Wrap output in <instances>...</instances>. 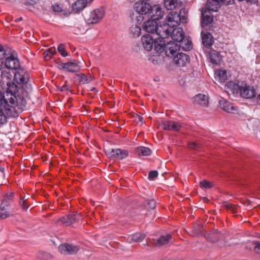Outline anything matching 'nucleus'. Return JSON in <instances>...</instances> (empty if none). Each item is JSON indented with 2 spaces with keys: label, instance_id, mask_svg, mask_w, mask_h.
I'll use <instances>...</instances> for the list:
<instances>
[{
  "label": "nucleus",
  "instance_id": "nucleus-21",
  "mask_svg": "<svg viewBox=\"0 0 260 260\" xmlns=\"http://www.w3.org/2000/svg\"><path fill=\"white\" fill-rule=\"evenodd\" d=\"M193 104L202 107L208 106L209 104L208 97L203 94L199 93L193 97Z\"/></svg>",
  "mask_w": 260,
  "mask_h": 260
},
{
  "label": "nucleus",
  "instance_id": "nucleus-23",
  "mask_svg": "<svg viewBox=\"0 0 260 260\" xmlns=\"http://www.w3.org/2000/svg\"><path fill=\"white\" fill-rule=\"evenodd\" d=\"M13 192H8L6 193L4 196V199H3L0 206L1 210H6L13 201Z\"/></svg>",
  "mask_w": 260,
  "mask_h": 260
},
{
  "label": "nucleus",
  "instance_id": "nucleus-41",
  "mask_svg": "<svg viewBox=\"0 0 260 260\" xmlns=\"http://www.w3.org/2000/svg\"><path fill=\"white\" fill-rule=\"evenodd\" d=\"M200 186L202 188H211L213 187V184L209 181L204 180L200 182Z\"/></svg>",
  "mask_w": 260,
  "mask_h": 260
},
{
  "label": "nucleus",
  "instance_id": "nucleus-24",
  "mask_svg": "<svg viewBox=\"0 0 260 260\" xmlns=\"http://www.w3.org/2000/svg\"><path fill=\"white\" fill-rule=\"evenodd\" d=\"M221 0H207L206 10L210 12H216L221 7Z\"/></svg>",
  "mask_w": 260,
  "mask_h": 260
},
{
  "label": "nucleus",
  "instance_id": "nucleus-49",
  "mask_svg": "<svg viewBox=\"0 0 260 260\" xmlns=\"http://www.w3.org/2000/svg\"><path fill=\"white\" fill-rule=\"evenodd\" d=\"M9 216V213L8 211L0 212V220L5 219Z\"/></svg>",
  "mask_w": 260,
  "mask_h": 260
},
{
  "label": "nucleus",
  "instance_id": "nucleus-42",
  "mask_svg": "<svg viewBox=\"0 0 260 260\" xmlns=\"http://www.w3.org/2000/svg\"><path fill=\"white\" fill-rule=\"evenodd\" d=\"M57 50L63 57H66L68 56V53L66 52L64 45L63 44H60L59 45L57 48Z\"/></svg>",
  "mask_w": 260,
  "mask_h": 260
},
{
  "label": "nucleus",
  "instance_id": "nucleus-4",
  "mask_svg": "<svg viewBox=\"0 0 260 260\" xmlns=\"http://www.w3.org/2000/svg\"><path fill=\"white\" fill-rule=\"evenodd\" d=\"M170 27H171L167 23L157 25L155 33L159 37L157 38L158 43H164L166 39L170 36L171 28H170Z\"/></svg>",
  "mask_w": 260,
  "mask_h": 260
},
{
  "label": "nucleus",
  "instance_id": "nucleus-34",
  "mask_svg": "<svg viewBox=\"0 0 260 260\" xmlns=\"http://www.w3.org/2000/svg\"><path fill=\"white\" fill-rule=\"evenodd\" d=\"M55 47H51L44 51L43 53L44 58L45 60H50L52 56L56 53Z\"/></svg>",
  "mask_w": 260,
  "mask_h": 260
},
{
  "label": "nucleus",
  "instance_id": "nucleus-38",
  "mask_svg": "<svg viewBox=\"0 0 260 260\" xmlns=\"http://www.w3.org/2000/svg\"><path fill=\"white\" fill-rule=\"evenodd\" d=\"M222 207H223L225 208L226 209H227L228 210L231 211L232 212V213L235 214L237 212V206H236L235 205H234L230 203L226 202H223L222 204Z\"/></svg>",
  "mask_w": 260,
  "mask_h": 260
},
{
  "label": "nucleus",
  "instance_id": "nucleus-58",
  "mask_svg": "<svg viewBox=\"0 0 260 260\" xmlns=\"http://www.w3.org/2000/svg\"><path fill=\"white\" fill-rule=\"evenodd\" d=\"M0 170L2 172H3L4 171V168H2V169H0Z\"/></svg>",
  "mask_w": 260,
  "mask_h": 260
},
{
  "label": "nucleus",
  "instance_id": "nucleus-19",
  "mask_svg": "<svg viewBox=\"0 0 260 260\" xmlns=\"http://www.w3.org/2000/svg\"><path fill=\"white\" fill-rule=\"evenodd\" d=\"M202 42L204 47L209 48L214 43L213 37L211 33L202 31L201 32Z\"/></svg>",
  "mask_w": 260,
  "mask_h": 260
},
{
  "label": "nucleus",
  "instance_id": "nucleus-11",
  "mask_svg": "<svg viewBox=\"0 0 260 260\" xmlns=\"http://www.w3.org/2000/svg\"><path fill=\"white\" fill-rule=\"evenodd\" d=\"M105 15L103 8H99L91 12L89 17L87 19L89 23L95 24L102 20Z\"/></svg>",
  "mask_w": 260,
  "mask_h": 260
},
{
  "label": "nucleus",
  "instance_id": "nucleus-57",
  "mask_svg": "<svg viewBox=\"0 0 260 260\" xmlns=\"http://www.w3.org/2000/svg\"><path fill=\"white\" fill-rule=\"evenodd\" d=\"M257 98L260 101V93L258 94Z\"/></svg>",
  "mask_w": 260,
  "mask_h": 260
},
{
  "label": "nucleus",
  "instance_id": "nucleus-33",
  "mask_svg": "<svg viewBox=\"0 0 260 260\" xmlns=\"http://www.w3.org/2000/svg\"><path fill=\"white\" fill-rule=\"evenodd\" d=\"M179 48L182 47L184 50H189L192 48V42L187 39L184 38L179 42Z\"/></svg>",
  "mask_w": 260,
  "mask_h": 260
},
{
  "label": "nucleus",
  "instance_id": "nucleus-15",
  "mask_svg": "<svg viewBox=\"0 0 260 260\" xmlns=\"http://www.w3.org/2000/svg\"><path fill=\"white\" fill-rule=\"evenodd\" d=\"M79 61L74 59L72 61L67 63H61L60 64V69L66 70L69 72L75 73L80 70V67L78 64Z\"/></svg>",
  "mask_w": 260,
  "mask_h": 260
},
{
  "label": "nucleus",
  "instance_id": "nucleus-7",
  "mask_svg": "<svg viewBox=\"0 0 260 260\" xmlns=\"http://www.w3.org/2000/svg\"><path fill=\"white\" fill-rule=\"evenodd\" d=\"M59 251L63 254H75L79 250L78 246L73 244L63 243L60 245L58 248Z\"/></svg>",
  "mask_w": 260,
  "mask_h": 260
},
{
  "label": "nucleus",
  "instance_id": "nucleus-48",
  "mask_svg": "<svg viewBox=\"0 0 260 260\" xmlns=\"http://www.w3.org/2000/svg\"><path fill=\"white\" fill-rule=\"evenodd\" d=\"M52 9L54 12H61L63 10L62 7L60 6V5L58 4H56L54 5H53Z\"/></svg>",
  "mask_w": 260,
  "mask_h": 260
},
{
  "label": "nucleus",
  "instance_id": "nucleus-30",
  "mask_svg": "<svg viewBox=\"0 0 260 260\" xmlns=\"http://www.w3.org/2000/svg\"><path fill=\"white\" fill-rule=\"evenodd\" d=\"M146 235L144 234L136 233L129 236L127 239V241L128 243H132V242H139L143 241Z\"/></svg>",
  "mask_w": 260,
  "mask_h": 260
},
{
  "label": "nucleus",
  "instance_id": "nucleus-32",
  "mask_svg": "<svg viewBox=\"0 0 260 260\" xmlns=\"http://www.w3.org/2000/svg\"><path fill=\"white\" fill-rule=\"evenodd\" d=\"M136 153L140 156H149L151 154V150L148 147L140 146L136 148Z\"/></svg>",
  "mask_w": 260,
  "mask_h": 260
},
{
  "label": "nucleus",
  "instance_id": "nucleus-51",
  "mask_svg": "<svg viewBox=\"0 0 260 260\" xmlns=\"http://www.w3.org/2000/svg\"><path fill=\"white\" fill-rule=\"evenodd\" d=\"M47 255V253L44 251H39L38 254V257L40 258H45Z\"/></svg>",
  "mask_w": 260,
  "mask_h": 260
},
{
  "label": "nucleus",
  "instance_id": "nucleus-14",
  "mask_svg": "<svg viewBox=\"0 0 260 260\" xmlns=\"http://www.w3.org/2000/svg\"><path fill=\"white\" fill-rule=\"evenodd\" d=\"M164 15V11L159 5H155L153 7L151 6L150 12L148 15V17L151 19L156 21L162 18Z\"/></svg>",
  "mask_w": 260,
  "mask_h": 260
},
{
  "label": "nucleus",
  "instance_id": "nucleus-1",
  "mask_svg": "<svg viewBox=\"0 0 260 260\" xmlns=\"http://www.w3.org/2000/svg\"><path fill=\"white\" fill-rule=\"evenodd\" d=\"M14 74V82L9 81L7 83V88L3 94L2 101L5 103L6 109H13L14 112L8 116L16 117L19 112H22L26 105V98L31 91L32 87L29 83V74L23 67H20L15 72Z\"/></svg>",
  "mask_w": 260,
  "mask_h": 260
},
{
  "label": "nucleus",
  "instance_id": "nucleus-55",
  "mask_svg": "<svg viewBox=\"0 0 260 260\" xmlns=\"http://www.w3.org/2000/svg\"><path fill=\"white\" fill-rule=\"evenodd\" d=\"M4 51L3 46L0 44V52H3Z\"/></svg>",
  "mask_w": 260,
  "mask_h": 260
},
{
  "label": "nucleus",
  "instance_id": "nucleus-45",
  "mask_svg": "<svg viewBox=\"0 0 260 260\" xmlns=\"http://www.w3.org/2000/svg\"><path fill=\"white\" fill-rule=\"evenodd\" d=\"M188 146L190 149L196 150L200 147V144L196 142H190L188 143Z\"/></svg>",
  "mask_w": 260,
  "mask_h": 260
},
{
  "label": "nucleus",
  "instance_id": "nucleus-39",
  "mask_svg": "<svg viewBox=\"0 0 260 260\" xmlns=\"http://www.w3.org/2000/svg\"><path fill=\"white\" fill-rule=\"evenodd\" d=\"M217 76L219 77L221 81L224 82L227 79V73L225 70H219L217 71Z\"/></svg>",
  "mask_w": 260,
  "mask_h": 260
},
{
  "label": "nucleus",
  "instance_id": "nucleus-20",
  "mask_svg": "<svg viewBox=\"0 0 260 260\" xmlns=\"http://www.w3.org/2000/svg\"><path fill=\"white\" fill-rule=\"evenodd\" d=\"M156 40H158L157 38H155L153 40V39L150 35L143 36L141 39L144 48L148 51L151 50L153 46L154 47V42Z\"/></svg>",
  "mask_w": 260,
  "mask_h": 260
},
{
  "label": "nucleus",
  "instance_id": "nucleus-52",
  "mask_svg": "<svg viewBox=\"0 0 260 260\" xmlns=\"http://www.w3.org/2000/svg\"><path fill=\"white\" fill-rule=\"evenodd\" d=\"M60 90L61 91H67L69 90V87L68 85L64 84L60 87Z\"/></svg>",
  "mask_w": 260,
  "mask_h": 260
},
{
  "label": "nucleus",
  "instance_id": "nucleus-25",
  "mask_svg": "<svg viewBox=\"0 0 260 260\" xmlns=\"http://www.w3.org/2000/svg\"><path fill=\"white\" fill-rule=\"evenodd\" d=\"M158 24L156 21L151 19L144 22L143 27L147 32L154 34L155 32Z\"/></svg>",
  "mask_w": 260,
  "mask_h": 260
},
{
  "label": "nucleus",
  "instance_id": "nucleus-22",
  "mask_svg": "<svg viewBox=\"0 0 260 260\" xmlns=\"http://www.w3.org/2000/svg\"><path fill=\"white\" fill-rule=\"evenodd\" d=\"M170 36L172 40L179 43L185 38L184 32L180 27L171 30Z\"/></svg>",
  "mask_w": 260,
  "mask_h": 260
},
{
  "label": "nucleus",
  "instance_id": "nucleus-36",
  "mask_svg": "<svg viewBox=\"0 0 260 260\" xmlns=\"http://www.w3.org/2000/svg\"><path fill=\"white\" fill-rule=\"evenodd\" d=\"M219 234V232H216L214 233L211 234H207L205 235V237L206 239L212 243L216 242L218 241L219 236L218 234Z\"/></svg>",
  "mask_w": 260,
  "mask_h": 260
},
{
  "label": "nucleus",
  "instance_id": "nucleus-50",
  "mask_svg": "<svg viewBox=\"0 0 260 260\" xmlns=\"http://www.w3.org/2000/svg\"><path fill=\"white\" fill-rule=\"evenodd\" d=\"M27 1L26 3H25L24 4L25 5H29L30 6H34L37 3V0H26Z\"/></svg>",
  "mask_w": 260,
  "mask_h": 260
},
{
  "label": "nucleus",
  "instance_id": "nucleus-47",
  "mask_svg": "<svg viewBox=\"0 0 260 260\" xmlns=\"http://www.w3.org/2000/svg\"><path fill=\"white\" fill-rule=\"evenodd\" d=\"M158 176V172L157 171H151L149 173L148 178L149 180H153L156 178Z\"/></svg>",
  "mask_w": 260,
  "mask_h": 260
},
{
  "label": "nucleus",
  "instance_id": "nucleus-8",
  "mask_svg": "<svg viewBox=\"0 0 260 260\" xmlns=\"http://www.w3.org/2000/svg\"><path fill=\"white\" fill-rule=\"evenodd\" d=\"M185 17H180V15L176 12H171L167 16L168 24L173 28L179 25L181 21L186 22Z\"/></svg>",
  "mask_w": 260,
  "mask_h": 260
},
{
  "label": "nucleus",
  "instance_id": "nucleus-43",
  "mask_svg": "<svg viewBox=\"0 0 260 260\" xmlns=\"http://www.w3.org/2000/svg\"><path fill=\"white\" fill-rule=\"evenodd\" d=\"M134 120L138 124L142 125L143 124V117L137 114H135L133 115Z\"/></svg>",
  "mask_w": 260,
  "mask_h": 260
},
{
  "label": "nucleus",
  "instance_id": "nucleus-16",
  "mask_svg": "<svg viewBox=\"0 0 260 260\" xmlns=\"http://www.w3.org/2000/svg\"><path fill=\"white\" fill-rule=\"evenodd\" d=\"M209 12L207 10L202 11V19H201V26L205 30H207L208 26L210 27V25L213 21V17L210 14L206 13Z\"/></svg>",
  "mask_w": 260,
  "mask_h": 260
},
{
  "label": "nucleus",
  "instance_id": "nucleus-9",
  "mask_svg": "<svg viewBox=\"0 0 260 260\" xmlns=\"http://www.w3.org/2000/svg\"><path fill=\"white\" fill-rule=\"evenodd\" d=\"M3 94L0 93V123L4 124L7 122V117L8 115H12V112H14L13 109H6L5 104L2 101Z\"/></svg>",
  "mask_w": 260,
  "mask_h": 260
},
{
  "label": "nucleus",
  "instance_id": "nucleus-46",
  "mask_svg": "<svg viewBox=\"0 0 260 260\" xmlns=\"http://www.w3.org/2000/svg\"><path fill=\"white\" fill-rule=\"evenodd\" d=\"M147 205L150 209H153L155 208L156 203L154 200H149L147 201Z\"/></svg>",
  "mask_w": 260,
  "mask_h": 260
},
{
  "label": "nucleus",
  "instance_id": "nucleus-54",
  "mask_svg": "<svg viewBox=\"0 0 260 260\" xmlns=\"http://www.w3.org/2000/svg\"><path fill=\"white\" fill-rule=\"evenodd\" d=\"M22 19H22V17H19V18H18L16 19L15 20V22H20V21H22Z\"/></svg>",
  "mask_w": 260,
  "mask_h": 260
},
{
  "label": "nucleus",
  "instance_id": "nucleus-2",
  "mask_svg": "<svg viewBox=\"0 0 260 260\" xmlns=\"http://www.w3.org/2000/svg\"><path fill=\"white\" fill-rule=\"evenodd\" d=\"M21 67L19 60L14 54L6 57L4 61L0 64L1 76L2 79L10 80L12 77L13 72Z\"/></svg>",
  "mask_w": 260,
  "mask_h": 260
},
{
  "label": "nucleus",
  "instance_id": "nucleus-37",
  "mask_svg": "<svg viewBox=\"0 0 260 260\" xmlns=\"http://www.w3.org/2000/svg\"><path fill=\"white\" fill-rule=\"evenodd\" d=\"M130 32L134 37H138L141 34V28L139 26L133 25L130 28Z\"/></svg>",
  "mask_w": 260,
  "mask_h": 260
},
{
  "label": "nucleus",
  "instance_id": "nucleus-6",
  "mask_svg": "<svg viewBox=\"0 0 260 260\" xmlns=\"http://www.w3.org/2000/svg\"><path fill=\"white\" fill-rule=\"evenodd\" d=\"M106 154L110 158L114 160H122L128 155L127 150L120 149H110L107 150Z\"/></svg>",
  "mask_w": 260,
  "mask_h": 260
},
{
  "label": "nucleus",
  "instance_id": "nucleus-12",
  "mask_svg": "<svg viewBox=\"0 0 260 260\" xmlns=\"http://www.w3.org/2000/svg\"><path fill=\"white\" fill-rule=\"evenodd\" d=\"M183 126L182 124L177 121H164L161 122V127L164 130L178 132Z\"/></svg>",
  "mask_w": 260,
  "mask_h": 260
},
{
  "label": "nucleus",
  "instance_id": "nucleus-17",
  "mask_svg": "<svg viewBox=\"0 0 260 260\" xmlns=\"http://www.w3.org/2000/svg\"><path fill=\"white\" fill-rule=\"evenodd\" d=\"M241 86L234 81H229L225 84L224 89L229 94L237 95L239 92Z\"/></svg>",
  "mask_w": 260,
  "mask_h": 260
},
{
  "label": "nucleus",
  "instance_id": "nucleus-59",
  "mask_svg": "<svg viewBox=\"0 0 260 260\" xmlns=\"http://www.w3.org/2000/svg\"><path fill=\"white\" fill-rule=\"evenodd\" d=\"M199 233V232L198 230H197L196 232L195 233V234H198Z\"/></svg>",
  "mask_w": 260,
  "mask_h": 260
},
{
  "label": "nucleus",
  "instance_id": "nucleus-53",
  "mask_svg": "<svg viewBox=\"0 0 260 260\" xmlns=\"http://www.w3.org/2000/svg\"><path fill=\"white\" fill-rule=\"evenodd\" d=\"M232 0H221V2L223 3L229 4L231 2Z\"/></svg>",
  "mask_w": 260,
  "mask_h": 260
},
{
  "label": "nucleus",
  "instance_id": "nucleus-31",
  "mask_svg": "<svg viewBox=\"0 0 260 260\" xmlns=\"http://www.w3.org/2000/svg\"><path fill=\"white\" fill-rule=\"evenodd\" d=\"M77 77L79 82L82 84H87L94 79L93 76L90 74L87 76L84 74H79L77 75Z\"/></svg>",
  "mask_w": 260,
  "mask_h": 260
},
{
  "label": "nucleus",
  "instance_id": "nucleus-3",
  "mask_svg": "<svg viewBox=\"0 0 260 260\" xmlns=\"http://www.w3.org/2000/svg\"><path fill=\"white\" fill-rule=\"evenodd\" d=\"M154 50L159 53L164 51L168 57H173L179 50V46L178 43L171 41L158 43L156 40L154 42Z\"/></svg>",
  "mask_w": 260,
  "mask_h": 260
},
{
  "label": "nucleus",
  "instance_id": "nucleus-5",
  "mask_svg": "<svg viewBox=\"0 0 260 260\" xmlns=\"http://www.w3.org/2000/svg\"><path fill=\"white\" fill-rule=\"evenodd\" d=\"M145 1H140L135 3L134 5V9L140 15H147L148 16L151 10V6Z\"/></svg>",
  "mask_w": 260,
  "mask_h": 260
},
{
  "label": "nucleus",
  "instance_id": "nucleus-26",
  "mask_svg": "<svg viewBox=\"0 0 260 260\" xmlns=\"http://www.w3.org/2000/svg\"><path fill=\"white\" fill-rule=\"evenodd\" d=\"M219 105L222 109L227 112L234 113V111H237L236 107L234 106L232 104L226 101L223 99L220 100L219 101Z\"/></svg>",
  "mask_w": 260,
  "mask_h": 260
},
{
  "label": "nucleus",
  "instance_id": "nucleus-28",
  "mask_svg": "<svg viewBox=\"0 0 260 260\" xmlns=\"http://www.w3.org/2000/svg\"><path fill=\"white\" fill-rule=\"evenodd\" d=\"M87 5L86 0H78L72 5V9L74 13H79Z\"/></svg>",
  "mask_w": 260,
  "mask_h": 260
},
{
  "label": "nucleus",
  "instance_id": "nucleus-10",
  "mask_svg": "<svg viewBox=\"0 0 260 260\" xmlns=\"http://www.w3.org/2000/svg\"><path fill=\"white\" fill-rule=\"evenodd\" d=\"M239 93L241 97L245 99H252L256 95L254 87L247 84L241 86Z\"/></svg>",
  "mask_w": 260,
  "mask_h": 260
},
{
  "label": "nucleus",
  "instance_id": "nucleus-18",
  "mask_svg": "<svg viewBox=\"0 0 260 260\" xmlns=\"http://www.w3.org/2000/svg\"><path fill=\"white\" fill-rule=\"evenodd\" d=\"M190 57L183 53H179L174 56V62L179 66L184 67L189 62Z\"/></svg>",
  "mask_w": 260,
  "mask_h": 260
},
{
  "label": "nucleus",
  "instance_id": "nucleus-40",
  "mask_svg": "<svg viewBox=\"0 0 260 260\" xmlns=\"http://www.w3.org/2000/svg\"><path fill=\"white\" fill-rule=\"evenodd\" d=\"M251 244L253 247V250L256 254H260V242L254 240L252 241Z\"/></svg>",
  "mask_w": 260,
  "mask_h": 260
},
{
  "label": "nucleus",
  "instance_id": "nucleus-35",
  "mask_svg": "<svg viewBox=\"0 0 260 260\" xmlns=\"http://www.w3.org/2000/svg\"><path fill=\"white\" fill-rule=\"evenodd\" d=\"M164 6L167 10H173L177 6V0H164Z\"/></svg>",
  "mask_w": 260,
  "mask_h": 260
},
{
  "label": "nucleus",
  "instance_id": "nucleus-56",
  "mask_svg": "<svg viewBox=\"0 0 260 260\" xmlns=\"http://www.w3.org/2000/svg\"><path fill=\"white\" fill-rule=\"evenodd\" d=\"M246 248L247 249L251 250V248H252V247H250V246H247L246 247Z\"/></svg>",
  "mask_w": 260,
  "mask_h": 260
},
{
  "label": "nucleus",
  "instance_id": "nucleus-27",
  "mask_svg": "<svg viewBox=\"0 0 260 260\" xmlns=\"http://www.w3.org/2000/svg\"><path fill=\"white\" fill-rule=\"evenodd\" d=\"M209 56L211 62L215 64H218L222 61V56L220 53L215 50H212L209 52Z\"/></svg>",
  "mask_w": 260,
  "mask_h": 260
},
{
  "label": "nucleus",
  "instance_id": "nucleus-60",
  "mask_svg": "<svg viewBox=\"0 0 260 260\" xmlns=\"http://www.w3.org/2000/svg\"><path fill=\"white\" fill-rule=\"evenodd\" d=\"M92 1H93V0H90V2H92Z\"/></svg>",
  "mask_w": 260,
  "mask_h": 260
},
{
  "label": "nucleus",
  "instance_id": "nucleus-44",
  "mask_svg": "<svg viewBox=\"0 0 260 260\" xmlns=\"http://www.w3.org/2000/svg\"><path fill=\"white\" fill-rule=\"evenodd\" d=\"M19 204L21 206V208L24 210H26L27 208L29 207V205L26 200H20V201H19Z\"/></svg>",
  "mask_w": 260,
  "mask_h": 260
},
{
  "label": "nucleus",
  "instance_id": "nucleus-13",
  "mask_svg": "<svg viewBox=\"0 0 260 260\" xmlns=\"http://www.w3.org/2000/svg\"><path fill=\"white\" fill-rule=\"evenodd\" d=\"M80 219V216L77 214L71 213L68 215H64L59 219V222L65 226H69L72 224L76 222Z\"/></svg>",
  "mask_w": 260,
  "mask_h": 260
},
{
  "label": "nucleus",
  "instance_id": "nucleus-29",
  "mask_svg": "<svg viewBox=\"0 0 260 260\" xmlns=\"http://www.w3.org/2000/svg\"><path fill=\"white\" fill-rule=\"evenodd\" d=\"M172 236L170 234H168L166 236H161L158 239L154 242V244L156 246H161L167 245L170 240L172 239Z\"/></svg>",
  "mask_w": 260,
  "mask_h": 260
}]
</instances>
